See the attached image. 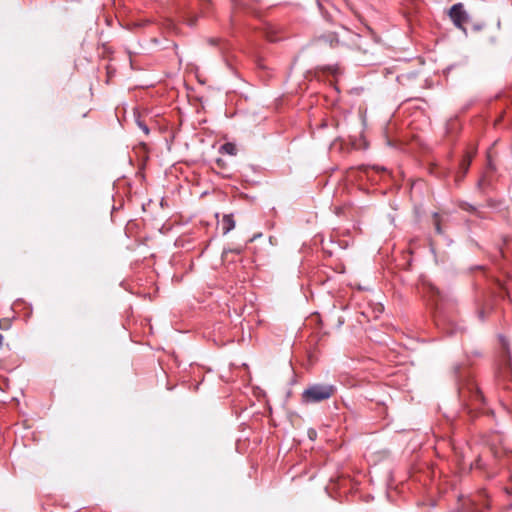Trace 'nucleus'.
<instances>
[{"instance_id":"obj_1","label":"nucleus","mask_w":512,"mask_h":512,"mask_svg":"<svg viewBox=\"0 0 512 512\" xmlns=\"http://www.w3.org/2000/svg\"><path fill=\"white\" fill-rule=\"evenodd\" d=\"M337 391L332 384L315 383L302 392V401L306 404L319 403L333 397Z\"/></svg>"},{"instance_id":"obj_2","label":"nucleus","mask_w":512,"mask_h":512,"mask_svg":"<svg viewBox=\"0 0 512 512\" xmlns=\"http://www.w3.org/2000/svg\"><path fill=\"white\" fill-rule=\"evenodd\" d=\"M448 15L453 24L458 29L466 33V28L464 25L469 21V15L467 11L464 9V5L462 3L454 4L449 9Z\"/></svg>"},{"instance_id":"obj_3","label":"nucleus","mask_w":512,"mask_h":512,"mask_svg":"<svg viewBox=\"0 0 512 512\" xmlns=\"http://www.w3.org/2000/svg\"><path fill=\"white\" fill-rule=\"evenodd\" d=\"M316 43L319 45H328L331 48H336L342 44L337 34L335 33H328L320 36L316 40Z\"/></svg>"},{"instance_id":"obj_4","label":"nucleus","mask_w":512,"mask_h":512,"mask_svg":"<svg viewBox=\"0 0 512 512\" xmlns=\"http://www.w3.org/2000/svg\"><path fill=\"white\" fill-rule=\"evenodd\" d=\"M235 227V221L232 215H224L221 221V228L223 234H227Z\"/></svg>"},{"instance_id":"obj_5","label":"nucleus","mask_w":512,"mask_h":512,"mask_svg":"<svg viewBox=\"0 0 512 512\" xmlns=\"http://www.w3.org/2000/svg\"><path fill=\"white\" fill-rule=\"evenodd\" d=\"M368 178H372L374 176V174H377V173H384V174H387V170L385 167H378V166H374V167H364L362 168L361 170Z\"/></svg>"},{"instance_id":"obj_6","label":"nucleus","mask_w":512,"mask_h":512,"mask_svg":"<svg viewBox=\"0 0 512 512\" xmlns=\"http://www.w3.org/2000/svg\"><path fill=\"white\" fill-rule=\"evenodd\" d=\"M220 152L235 156L237 154V147L234 143L227 142L220 147Z\"/></svg>"},{"instance_id":"obj_7","label":"nucleus","mask_w":512,"mask_h":512,"mask_svg":"<svg viewBox=\"0 0 512 512\" xmlns=\"http://www.w3.org/2000/svg\"><path fill=\"white\" fill-rule=\"evenodd\" d=\"M471 159H472V156L471 155H467L461 162L460 164V168L462 170V175H461V178H463L465 176V174L467 173L468 169H469V166L471 164Z\"/></svg>"},{"instance_id":"obj_8","label":"nucleus","mask_w":512,"mask_h":512,"mask_svg":"<svg viewBox=\"0 0 512 512\" xmlns=\"http://www.w3.org/2000/svg\"><path fill=\"white\" fill-rule=\"evenodd\" d=\"M433 219H434V226H435V230L438 234H442L443 231H442V228H441V224H440V216L438 213H434L433 214Z\"/></svg>"},{"instance_id":"obj_9","label":"nucleus","mask_w":512,"mask_h":512,"mask_svg":"<svg viewBox=\"0 0 512 512\" xmlns=\"http://www.w3.org/2000/svg\"><path fill=\"white\" fill-rule=\"evenodd\" d=\"M459 207L462 210H465V211H468V212H472V213H476L477 212L476 208L473 205H471V204H469L467 202H461L459 204Z\"/></svg>"},{"instance_id":"obj_10","label":"nucleus","mask_w":512,"mask_h":512,"mask_svg":"<svg viewBox=\"0 0 512 512\" xmlns=\"http://www.w3.org/2000/svg\"><path fill=\"white\" fill-rule=\"evenodd\" d=\"M137 125L146 135L149 134V128L144 122L137 120Z\"/></svg>"},{"instance_id":"obj_11","label":"nucleus","mask_w":512,"mask_h":512,"mask_svg":"<svg viewBox=\"0 0 512 512\" xmlns=\"http://www.w3.org/2000/svg\"><path fill=\"white\" fill-rule=\"evenodd\" d=\"M229 252H233V253H237V254H239V253H241V249L236 248V249H233V250H232V249L224 250V251H223V255H227V253H229Z\"/></svg>"},{"instance_id":"obj_12","label":"nucleus","mask_w":512,"mask_h":512,"mask_svg":"<svg viewBox=\"0 0 512 512\" xmlns=\"http://www.w3.org/2000/svg\"><path fill=\"white\" fill-rule=\"evenodd\" d=\"M478 316L481 320H484L485 319V314H484V311L483 310H480L479 313H478Z\"/></svg>"},{"instance_id":"obj_13","label":"nucleus","mask_w":512,"mask_h":512,"mask_svg":"<svg viewBox=\"0 0 512 512\" xmlns=\"http://www.w3.org/2000/svg\"><path fill=\"white\" fill-rule=\"evenodd\" d=\"M309 437H310L311 439H314V438L316 437V432H315L314 430L310 431V432H309Z\"/></svg>"},{"instance_id":"obj_14","label":"nucleus","mask_w":512,"mask_h":512,"mask_svg":"<svg viewBox=\"0 0 512 512\" xmlns=\"http://www.w3.org/2000/svg\"><path fill=\"white\" fill-rule=\"evenodd\" d=\"M209 42H210L212 45H216V44H217V42H218V39H216V38H211V39L209 40Z\"/></svg>"},{"instance_id":"obj_15","label":"nucleus","mask_w":512,"mask_h":512,"mask_svg":"<svg viewBox=\"0 0 512 512\" xmlns=\"http://www.w3.org/2000/svg\"><path fill=\"white\" fill-rule=\"evenodd\" d=\"M210 0H199L201 5L204 7L205 4H208Z\"/></svg>"},{"instance_id":"obj_16","label":"nucleus","mask_w":512,"mask_h":512,"mask_svg":"<svg viewBox=\"0 0 512 512\" xmlns=\"http://www.w3.org/2000/svg\"><path fill=\"white\" fill-rule=\"evenodd\" d=\"M329 71H331L333 74L336 73V71L338 70L337 68H332V67H328L327 68Z\"/></svg>"},{"instance_id":"obj_17","label":"nucleus","mask_w":512,"mask_h":512,"mask_svg":"<svg viewBox=\"0 0 512 512\" xmlns=\"http://www.w3.org/2000/svg\"><path fill=\"white\" fill-rule=\"evenodd\" d=\"M3 339H4L3 335L0 334V347L2 346Z\"/></svg>"},{"instance_id":"obj_18","label":"nucleus","mask_w":512,"mask_h":512,"mask_svg":"<svg viewBox=\"0 0 512 512\" xmlns=\"http://www.w3.org/2000/svg\"><path fill=\"white\" fill-rule=\"evenodd\" d=\"M222 162H223V161H222L221 159H217V161H216V163H217L218 165H221V163H222Z\"/></svg>"}]
</instances>
